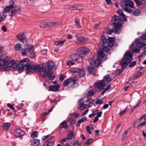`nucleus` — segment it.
Instances as JSON below:
<instances>
[{
    "label": "nucleus",
    "mask_w": 146,
    "mask_h": 146,
    "mask_svg": "<svg viewBox=\"0 0 146 146\" xmlns=\"http://www.w3.org/2000/svg\"><path fill=\"white\" fill-rule=\"evenodd\" d=\"M26 72L28 73L33 72H38L39 76L45 77L46 72L48 70L44 68L42 66L34 64L31 62H28L26 64Z\"/></svg>",
    "instance_id": "1"
},
{
    "label": "nucleus",
    "mask_w": 146,
    "mask_h": 146,
    "mask_svg": "<svg viewBox=\"0 0 146 146\" xmlns=\"http://www.w3.org/2000/svg\"><path fill=\"white\" fill-rule=\"evenodd\" d=\"M98 58L95 60L94 59V57L88 58V60L90 64L94 65L96 66H99L101 64V58L102 60L105 61L106 60L107 58V56L103 54V50L102 49H99L97 52Z\"/></svg>",
    "instance_id": "2"
},
{
    "label": "nucleus",
    "mask_w": 146,
    "mask_h": 146,
    "mask_svg": "<svg viewBox=\"0 0 146 146\" xmlns=\"http://www.w3.org/2000/svg\"><path fill=\"white\" fill-rule=\"evenodd\" d=\"M10 5L6 7L4 9V11L6 13H9V15L13 17L15 16L17 14V8L16 7V5L14 3V1L11 0L9 2Z\"/></svg>",
    "instance_id": "3"
},
{
    "label": "nucleus",
    "mask_w": 146,
    "mask_h": 146,
    "mask_svg": "<svg viewBox=\"0 0 146 146\" xmlns=\"http://www.w3.org/2000/svg\"><path fill=\"white\" fill-rule=\"evenodd\" d=\"M125 2L121 4V6L125 11L130 12L132 11V8L133 7L134 3L133 1L130 0H125Z\"/></svg>",
    "instance_id": "4"
},
{
    "label": "nucleus",
    "mask_w": 146,
    "mask_h": 146,
    "mask_svg": "<svg viewBox=\"0 0 146 146\" xmlns=\"http://www.w3.org/2000/svg\"><path fill=\"white\" fill-rule=\"evenodd\" d=\"M113 28L112 29H109L108 31V34L111 35L114 33V31L115 33H117L121 31V29L122 26V23L118 22L117 23L116 22L113 23Z\"/></svg>",
    "instance_id": "5"
},
{
    "label": "nucleus",
    "mask_w": 146,
    "mask_h": 146,
    "mask_svg": "<svg viewBox=\"0 0 146 146\" xmlns=\"http://www.w3.org/2000/svg\"><path fill=\"white\" fill-rule=\"evenodd\" d=\"M3 59L6 60L7 61L4 63V64H2L1 66L3 65L1 69L2 70H6L8 68L13 66V67L15 66V64H16V61H15L14 59L8 62V59L7 58L5 57L3 58Z\"/></svg>",
    "instance_id": "6"
},
{
    "label": "nucleus",
    "mask_w": 146,
    "mask_h": 146,
    "mask_svg": "<svg viewBox=\"0 0 146 146\" xmlns=\"http://www.w3.org/2000/svg\"><path fill=\"white\" fill-rule=\"evenodd\" d=\"M75 137V133L73 131L70 133L66 137L60 140V143L62 145H63L64 143L69 142V140H71Z\"/></svg>",
    "instance_id": "7"
},
{
    "label": "nucleus",
    "mask_w": 146,
    "mask_h": 146,
    "mask_svg": "<svg viewBox=\"0 0 146 146\" xmlns=\"http://www.w3.org/2000/svg\"><path fill=\"white\" fill-rule=\"evenodd\" d=\"M89 49L87 47H80L78 48L77 51V52L81 54H86L89 53Z\"/></svg>",
    "instance_id": "8"
},
{
    "label": "nucleus",
    "mask_w": 146,
    "mask_h": 146,
    "mask_svg": "<svg viewBox=\"0 0 146 146\" xmlns=\"http://www.w3.org/2000/svg\"><path fill=\"white\" fill-rule=\"evenodd\" d=\"M142 39H136L135 40V43L137 44L138 47L141 48L146 45V40L142 38Z\"/></svg>",
    "instance_id": "9"
},
{
    "label": "nucleus",
    "mask_w": 146,
    "mask_h": 146,
    "mask_svg": "<svg viewBox=\"0 0 146 146\" xmlns=\"http://www.w3.org/2000/svg\"><path fill=\"white\" fill-rule=\"evenodd\" d=\"M94 86L95 87L98 89L101 90L104 89V88L105 86V84L103 80H101L98 83H95Z\"/></svg>",
    "instance_id": "10"
},
{
    "label": "nucleus",
    "mask_w": 146,
    "mask_h": 146,
    "mask_svg": "<svg viewBox=\"0 0 146 146\" xmlns=\"http://www.w3.org/2000/svg\"><path fill=\"white\" fill-rule=\"evenodd\" d=\"M73 72L75 73H78V76L80 77H82L85 75L86 72L82 68H77L74 69L73 70Z\"/></svg>",
    "instance_id": "11"
},
{
    "label": "nucleus",
    "mask_w": 146,
    "mask_h": 146,
    "mask_svg": "<svg viewBox=\"0 0 146 146\" xmlns=\"http://www.w3.org/2000/svg\"><path fill=\"white\" fill-rule=\"evenodd\" d=\"M70 58L74 61H78V62H81L83 60L82 57L76 53L72 54L70 56Z\"/></svg>",
    "instance_id": "12"
},
{
    "label": "nucleus",
    "mask_w": 146,
    "mask_h": 146,
    "mask_svg": "<svg viewBox=\"0 0 146 146\" xmlns=\"http://www.w3.org/2000/svg\"><path fill=\"white\" fill-rule=\"evenodd\" d=\"M132 53L130 52H129L125 54L124 58H123V59L129 63L132 60Z\"/></svg>",
    "instance_id": "13"
},
{
    "label": "nucleus",
    "mask_w": 146,
    "mask_h": 146,
    "mask_svg": "<svg viewBox=\"0 0 146 146\" xmlns=\"http://www.w3.org/2000/svg\"><path fill=\"white\" fill-rule=\"evenodd\" d=\"M48 76L49 79L52 80L54 79L55 75L51 70H48V71L46 72L45 77H47Z\"/></svg>",
    "instance_id": "14"
},
{
    "label": "nucleus",
    "mask_w": 146,
    "mask_h": 146,
    "mask_svg": "<svg viewBox=\"0 0 146 146\" xmlns=\"http://www.w3.org/2000/svg\"><path fill=\"white\" fill-rule=\"evenodd\" d=\"M79 34H77L75 35V37H77V42L78 43L80 44L86 42V39L83 36H78Z\"/></svg>",
    "instance_id": "15"
},
{
    "label": "nucleus",
    "mask_w": 146,
    "mask_h": 146,
    "mask_svg": "<svg viewBox=\"0 0 146 146\" xmlns=\"http://www.w3.org/2000/svg\"><path fill=\"white\" fill-rule=\"evenodd\" d=\"M15 135L17 137H21L25 134L24 132L20 129H17L14 132Z\"/></svg>",
    "instance_id": "16"
},
{
    "label": "nucleus",
    "mask_w": 146,
    "mask_h": 146,
    "mask_svg": "<svg viewBox=\"0 0 146 146\" xmlns=\"http://www.w3.org/2000/svg\"><path fill=\"white\" fill-rule=\"evenodd\" d=\"M117 13L119 14V16L121 17V20L122 21H125L127 20L126 19L125 17V15L124 14L122 11L120 10H118L117 11Z\"/></svg>",
    "instance_id": "17"
},
{
    "label": "nucleus",
    "mask_w": 146,
    "mask_h": 146,
    "mask_svg": "<svg viewBox=\"0 0 146 146\" xmlns=\"http://www.w3.org/2000/svg\"><path fill=\"white\" fill-rule=\"evenodd\" d=\"M115 37H110L108 38V46L110 47H112L113 45V42L115 40Z\"/></svg>",
    "instance_id": "18"
},
{
    "label": "nucleus",
    "mask_w": 146,
    "mask_h": 146,
    "mask_svg": "<svg viewBox=\"0 0 146 146\" xmlns=\"http://www.w3.org/2000/svg\"><path fill=\"white\" fill-rule=\"evenodd\" d=\"M15 67H13V68H16L18 70H21L23 69L25 67L26 68V64L24 65V64H22L17 63L16 61V64H15Z\"/></svg>",
    "instance_id": "19"
},
{
    "label": "nucleus",
    "mask_w": 146,
    "mask_h": 146,
    "mask_svg": "<svg viewBox=\"0 0 146 146\" xmlns=\"http://www.w3.org/2000/svg\"><path fill=\"white\" fill-rule=\"evenodd\" d=\"M59 88V85L58 84L56 85L50 86L49 87V91H56L58 90Z\"/></svg>",
    "instance_id": "20"
},
{
    "label": "nucleus",
    "mask_w": 146,
    "mask_h": 146,
    "mask_svg": "<svg viewBox=\"0 0 146 146\" xmlns=\"http://www.w3.org/2000/svg\"><path fill=\"white\" fill-rule=\"evenodd\" d=\"M83 100V99H80L78 102L80 106V108L81 110H82L86 108L87 105L86 104H84L83 102H81V101Z\"/></svg>",
    "instance_id": "21"
},
{
    "label": "nucleus",
    "mask_w": 146,
    "mask_h": 146,
    "mask_svg": "<svg viewBox=\"0 0 146 146\" xmlns=\"http://www.w3.org/2000/svg\"><path fill=\"white\" fill-rule=\"evenodd\" d=\"M128 62L124 60V59H122L120 63L121 65V69L124 70V69L127 67L128 65Z\"/></svg>",
    "instance_id": "22"
},
{
    "label": "nucleus",
    "mask_w": 146,
    "mask_h": 146,
    "mask_svg": "<svg viewBox=\"0 0 146 146\" xmlns=\"http://www.w3.org/2000/svg\"><path fill=\"white\" fill-rule=\"evenodd\" d=\"M55 66L54 64L51 61H49L47 63V68L48 69L47 70H51Z\"/></svg>",
    "instance_id": "23"
},
{
    "label": "nucleus",
    "mask_w": 146,
    "mask_h": 146,
    "mask_svg": "<svg viewBox=\"0 0 146 146\" xmlns=\"http://www.w3.org/2000/svg\"><path fill=\"white\" fill-rule=\"evenodd\" d=\"M112 80V78L110 76L106 75L104 76L103 81L104 82L108 83L111 81Z\"/></svg>",
    "instance_id": "24"
},
{
    "label": "nucleus",
    "mask_w": 146,
    "mask_h": 146,
    "mask_svg": "<svg viewBox=\"0 0 146 146\" xmlns=\"http://www.w3.org/2000/svg\"><path fill=\"white\" fill-rule=\"evenodd\" d=\"M16 36L17 38V39L20 41L23 38L25 37L24 33H21L19 34H18Z\"/></svg>",
    "instance_id": "25"
},
{
    "label": "nucleus",
    "mask_w": 146,
    "mask_h": 146,
    "mask_svg": "<svg viewBox=\"0 0 146 146\" xmlns=\"http://www.w3.org/2000/svg\"><path fill=\"white\" fill-rule=\"evenodd\" d=\"M101 40L102 42L100 43V44H102H102L105 45L107 43L108 40L105 36L102 35L101 38Z\"/></svg>",
    "instance_id": "26"
},
{
    "label": "nucleus",
    "mask_w": 146,
    "mask_h": 146,
    "mask_svg": "<svg viewBox=\"0 0 146 146\" xmlns=\"http://www.w3.org/2000/svg\"><path fill=\"white\" fill-rule=\"evenodd\" d=\"M88 70L90 74H94L95 72V69L93 66H88Z\"/></svg>",
    "instance_id": "27"
},
{
    "label": "nucleus",
    "mask_w": 146,
    "mask_h": 146,
    "mask_svg": "<svg viewBox=\"0 0 146 146\" xmlns=\"http://www.w3.org/2000/svg\"><path fill=\"white\" fill-rule=\"evenodd\" d=\"M121 18V17H119L118 16H115L113 18V19L115 21H117L118 20H119V21L117 22L116 23H117L118 22H119L122 23V24L123 23V21H122L120 19Z\"/></svg>",
    "instance_id": "28"
},
{
    "label": "nucleus",
    "mask_w": 146,
    "mask_h": 146,
    "mask_svg": "<svg viewBox=\"0 0 146 146\" xmlns=\"http://www.w3.org/2000/svg\"><path fill=\"white\" fill-rule=\"evenodd\" d=\"M86 120V117H82L80 120H79L76 124V125L77 127H79L80 125V123L83 122Z\"/></svg>",
    "instance_id": "29"
},
{
    "label": "nucleus",
    "mask_w": 146,
    "mask_h": 146,
    "mask_svg": "<svg viewBox=\"0 0 146 146\" xmlns=\"http://www.w3.org/2000/svg\"><path fill=\"white\" fill-rule=\"evenodd\" d=\"M40 141L39 139H35L32 143V146H38L40 144Z\"/></svg>",
    "instance_id": "30"
},
{
    "label": "nucleus",
    "mask_w": 146,
    "mask_h": 146,
    "mask_svg": "<svg viewBox=\"0 0 146 146\" xmlns=\"http://www.w3.org/2000/svg\"><path fill=\"white\" fill-rule=\"evenodd\" d=\"M49 22H42L39 26L41 28H45L49 26Z\"/></svg>",
    "instance_id": "31"
},
{
    "label": "nucleus",
    "mask_w": 146,
    "mask_h": 146,
    "mask_svg": "<svg viewBox=\"0 0 146 146\" xmlns=\"http://www.w3.org/2000/svg\"><path fill=\"white\" fill-rule=\"evenodd\" d=\"M66 40H63L57 41L55 42V44L56 45L58 46H61L65 42Z\"/></svg>",
    "instance_id": "32"
},
{
    "label": "nucleus",
    "mask_w": 146,
    "mask_h": 146,
    "mask_svg": "<svg viewBox=\"0 0 146 146\" xmlns=\"http://www.w3.org/2000/svg\"><path fill=\"white\" fill-rule=\"evenodd\" d=\"M130 131L129 128H128L126 130L123 134L122 138L121 140L122 141L124 140L125 138L127 137V133H128L129 131Z\"/></svg>",
    "instance_id": "33"
},
{
    "label": "nucleus",
    "mask_w": 146,
    "mask_h": 146,
    "mask_svg": "<svg viewBox=\"0 0 146 146\" xmlns=\"http://www.w3.org/2000/svg\"><path fill=\"white\" fill-rule=\"evenodd\" d=\"M49 26L50 27L56 26L60 25L59 22H49Z\"/></svg>",
    "instance_id": "34"
},
{
    "label": "nucleus",
    "mask_w": 146,
    "mask_h": 146,
    "mask_svg": "<svg viewBox=\"0 0 146 146\" xmlns=\"http://www.w3.org/2000/svg\"><path fill=\"white\" fill-rule=\"evenodd\" d=\"M10 126V124L9 123H4L3 125V128L4 130H7L8 129Z\"/></svg>",
    "instance_id": "35"
},
{
    "label": "nucleus",
    "mask_w": 146,
    "mask_h": 146,
    "mask_svg": "<svg viewBox=\"0 0 146 146\" xmlns=\"http://www.w3.org/2000/svg\"><path fill=\"white\" fill-rule=\"evenodd\" d=\"M27 50H28V52L30 54L33 53L34 50V46L32 45L29 46L28 48L27 49Z\"/></svg>",
    "instance_id": "36"
},
{
    "label": "nucleus",
    "mask_w": 146,
    "mask_h": 146,
    "mask_svg": "<svg viewBox=\"0 0 146 146\" xmlns=\"http://www.w3.org/2000/svg\"><path fill=\"white\" fill-rule=\"evenodd\" d=\"M38 134L36 131H33L31 133V136L32 138H34L37 137Z\"/></svg>",
    "instance_id": "37"
},
{
    "label": "nucleus",
    "mask_w": 146,
    "mask_h": 146,
    "mask_svg": "<svg viewBox=\"0 0 146 146\" xmlns=\"http://www.w3.org/2000/svg\"><path fill=\"white\" fill-rule=\"evenodd\" d=\"M71 82L70 79H68L65 80L63 84L64 86H66Z\"/></svg>",
    "instance_id": "38"
},
{
    "label": "nucleus",
    "mask_w": 146,
    "mask_h": 146,
    "mask_svg": "<svg viewBox=\"0 0 146 146\" xmlns=\"http://www.w3.org/2000/svg\"><path fill=\"white\" fill-rule=\"evenodd\" d=\"M20 41H21L25 45H27L28 44L27 39L25 37L23 38Z\"/></svg>",
    "instance_id": "39"
},
{
    "label": "nucleus",
    "mask_w": 146,
    "mask_h": 146,
    "mask_svg": "<svg viewBox=\"0 0 146 146\" xmlns=\"http://www.w3.org/2000/svg\"><path fill=\"white\" fill-rule=\"evenodd\" d=\"M60 125H61L62 126V127L64 129H66L68 127L67 123L65 121H64L63 122H62L60 124Z\"/></svg>",
    "instance_id": "40"
},
{
    "label": "nucleus",
    "mask_w": 146,
    "mask_h": 146,
    "mask_svg": "<svg viewBox=\"0 0 146 146\" xmlns=\"http://www.w3.org/2000/svg\"><path fill=\"white\" fill-rule=\"evenodd\" d=\"M104 45H105L102 44V47L103 50L102 49H102V50H103V51L104 50L106 52H109V48H108L107 46H106ZM103 52H104V51H103Z\"/></svg>",
    "instance_id": "41"
},
{
    "label": "nucleus",
    "mask_w": 146,
    "mask_h": 146,
    "mask_svg": "<svg viewBox=\"0 0 146 146\" xmlns=\"http://www.w3.org/2000/svg\"><path fill=\"white\" fill-rule=\"evenodd\" d=\"M21 44L19 43L16 44L15 46V50H19L21 48Z\"/></svg>",
    "instance_id": "42"
},
{
    "label": "nucleus",
    "mask_w": 146,
    "mask_h": 146,
    "mask_svg": "<svg viewBox=\"0 0 146 146\" xmlns=\"http://www.w3.org/2000/svg\"><path fill=\"white\" fill-rule=\"evenodd\" d=\"M68 122L71 124H74L76 123V120L74 118H71L69 119Z\"/></svg>",
    "instance_id": "43"
},
{
    "label": "nucleus",
    "mask_w": 146,
    "mask_h": 146,
    "mask_svg": "<svg viewBox=\"0 0 146 146\" xmlns=\"http://www.w3.org/2000/svg\"><path fill=\"white\" fill-rule=\"evenodd\" d=\"M54 137V136H52L51 137H50L49 139H48L45 142V144H46V143H51L52 142H53V143H54V141L52 139H53Z\"/></svg>",
    "instance_id": "44"
},
{
    "label": "nucleus",
    "mask_w": 146,
    "mask_h": 146,
    "mask_svg": "<svg viewBox=\"0 0 146 146\" xmlns=\"http://www.w3.org/2000/svg\"><path fill=\"white\" fill-rule=\"evenodd\" d=\"M75 146H80L81 145V142L79 141H75L73 143Z\"/></svg>",
    "instance_id": "45"
},
{
    "label": "nucleus",
    "mask_w": 146,
    "mask_h": 146,
    "mask_svg": "<svg viewBox=\"0 0 146 146\" xmlns=\"http://www.w3.org/2000/svg\"><path fill=\"white\" fill-rule=\"evenodd\" d=\"M140 48L135 47L132 50V51L133 52H135L137 53H139L140 50Z\"/></svg>",
    "instance_id": "46"
},
{
    "label": "nucleus",
    "mask_w": 146,
    "mask_h": 146,
    "mask_svg": "<svg viewBox=\"0 0 146 146\" xmlns=\"http://www.w3.org/2000/svg\"><path fill=\"white\" fill-rule=\"evenodd\" d=\"M82 9V7L78 5L77 6H73L72 8L73 10H79Z\"/></svg>",
    "instance_id": "47"
},
{
    "label": "nucleus",
    "mask_w": 146,
    "mask_h": 146,
    "mask_svg": "<svg viewBox=\"0 0 146 146\" xmlns=\"http://www.w3.org/2000/svg\"><path fill=\"white\" fill-rule=\"evenodd\" d=\"M75 22L76 25L78 27H82V26L80 25V22L78 19H76L75 20Z\"/></svg>",
    "instance_id": "48"
},
{
    "label": "nucleus",
    "mask_w": 146,
    "mask_h": 146,
    "mask_svg": "<svg viewBox=\"0 0 146 146\" xmlns=\"http://www.w3.org/2000/svg\"><path fill=\"white\" fill-rule=\"evenodd\" d=\"M95 92L94 90H91L89 91L88 92V96H92L94 94Z\"/></svg>",
    "instance_id": "49"
},
{
    "label": "nucleus",
    "mask_w": 146,
    "mask_h": 146,
    "mask_svg": "<svg viewBox=\"0 0 146 146\" xmlns=\"http://www.w3.org/2000/svg\"><path fill=\"white\" fill-rule=\"evenodd\" d=\"M14 104H11L10 103H8L7 104V106L12 110H14L15 109V108L14 107Z\"/></svg>",
    "instance_id": "50"
},
{
    "label": "nucleus",
    "mask_w": 146,
    "mask_h": 146,
    "mask_svg": "<svg viewBox=\"0 0 146 146\" xmlns=\"http://www.w3.org/2000/svg\"><path fill=\"white\" fill-rule=\"evenodd\" d=\"M103 101L102 99H99L97 100L96 102V104H99L100 105H101L103 104Z\"/></svg>",
    "instance_id": "51"
},
{
    "label": "nucleus",
    "mask_w": 146,
    "mask_h": 146,
    "mask_svg": "<svg viewBox=\"0 0 146 146\" xmlns=\"http://www.w3.org/2000/svg\"><path fill=\"white\" fill-rule=\"evenodd\" d=\"M128 108L127 107H126L124 110L122 111L119 113V115H121L125 113L128 110Z\"/></svg>",
    "instance_id": "52"
},
{
    "label": "nucleus",
    "mask_w": 146,
    "mask_h": 146,
    "mask_svg": "<svg viewBox=\"0 0 146 146\" xmlns=\"http://www.w3.org/2000/svg\"><path fill=\"white\" fill-rule=\"evenodd\" d=\"M93 139L90 138L89 139H88L86 142L85 143V144H89L91 143L92 142H93Z\"/></svg>",
    "instance_id": "53"
},
{
    "label": "nucleus",
    "mask_w": 146,
    "mask_h": 146,
    "mask_svg": "<svg viewBox=\"0 0 146 146\" xmlns=\"http://www.w3.org/2000/svg\"><path fill=\"white\" fill-rule=\"evenodd\" d=\"M140 13L139 10H136L133 13V14L134 15H137Z\"/></svg>",
    "instance_id": "54"
},
{
    "label": "nucleus",
    "mask_w": 146,
    "mask_h": 146,
    "mask_svg": "<svg viewBox=\"0 0 146 146\" xmlns=\"http://www.w3.org/2000/svg\"><path fill=\"white\" fill-rule=\"evenodd\" d=\"M123 70L122 69H119L116 72V75H119L120 74H121L122 72L123 71Z\"/></svg>",
    "instance_id": "55"
},
{
    "label": "nucleus",
    "mask_w": 146,
    "mask_h": 146,
    "mask_svg": "<svg viewBox=\"0 0 146 146\" xmlns=\"http://www.w3.org/2000/svg\"><path fill=\"white\" fill-rule=\"evenodd\" d=\"M3 17H2V15L0 14V22L2 21L3 19H5L6 17V15L4 14H3Z\"/></svg>",
    "instance_id": "56"
},
{
    "label": "nucleus",
    "mask_w": 146,
    "mask_h": 146,
    "mask_svg": "<svg viewBox=\"0 0 146 146\" xmlns=\"http://www.w3.org/2000/svg\"><path fill=\"white\" fill-rule=\"evenodd\" d=\"M28 61V58H26L23 60H21L19 62H20V63H22L23 62H25Z\"/></svg>",
    "instance_id": "57"
},
{
    "label": "nucleus",
    "mask_w": 146,
    "mask_h": 146,
    "mask_svg": "<svg viewBox=\"0 0 146 146\" xmlns=\"http://www.w3.org/2000/svg\"><path fill=\"white\" fill-rule=\"evenodd\" d=\"M136 62L135 61H133L129 65V66L130 67H133L136 64Z\"/></svg>",
    "instance_id": "58"
},
{
    "label": "nucleus",
    "mask_w": 146,
    "mask_h": 146,
    "mask_svg": "<svg viewBox=\"0 0 146 146\" xmlns=\"http://www.w3.org/2000/svg\"><path fill=\"white\" fill-rule=\"evenodd\" d=\"M67 64L69 66H71L74 64V62L71 60L68 61L67 62Z\"/></svg>",
    "instance_id": "59"
},
{
    "label": "nucleus",
    "mask_w": 146,
    "mask_h": 146,
    "mask_svg": "<svg viewBox=\"0 0 146 146\" xmlns=\"http://www.w3.org/2000/svg\"><path fill=\"white\" fill-rule=\"evenodd\" d=\"M64 79V76L62 75L61 74L60 75L59 77V80L60 81H62Z\"/></svg>",
    "instance_id": "60"
},
{
    "label": "nucleus",
    "mask_w": 146,
    "mask_h": 146,
    "mask_svg": "<svg viewBox=\"0 0 146 146\" xmlns=\"http://www.w3.org/2000/svg\"><path fill=\"white\" fill-rule=\"evenodd\" d=\"M86 130L90 134H91L92 132L90 130V127L89 126H87L86 127Z\"/></svg>",
    "instance_id": "61"
},
{
    "label": "nucleus",
    "mask_w": 146,
    "mask_h": 146,
    "mask_svg": "<svg viewBox=\"0 0 146 146\" xmlns=\"http://www.w3.org/2000/svg\"><path fill=\"white\" fill-rule=\"evenodd\" d=\"M46 143L47 144L46 146H53L54 144V143H53V142L50 143Z\"/></svg>",
    "instance_id": "62"
},
{
    "label": "nucleus",
    "mask_w": 146,
    "mask_h": 146,
    "mask_svg": "<svg viewBox=\"0 0 146 146\" xmlns=\"http://www.w3.org/2000/svg\"><path fill=\"white\" fill-rule=\"evenodd\" d=\"M102 111H100L98 113H97V115L96 116V117H100L102 114Z\"/></svg>",
    "instance_id": "63"
},
{
    "label": "nucleus",
    "mask_w": 146,
    "mask_h": 146,
    "mask_svg": "<svg viewBox=\"0 0 146 146\" xmlns=\"http://www.w3.org/2000/svg\"><path fill=\"white\" fill-rule=\"evenodd\" d=\"M71 80V82H72L73 84L74 85L76 83V80L73 78H72L70 79Z\"/></svg>",
    "instance_id": "64"
}]
</instances>
